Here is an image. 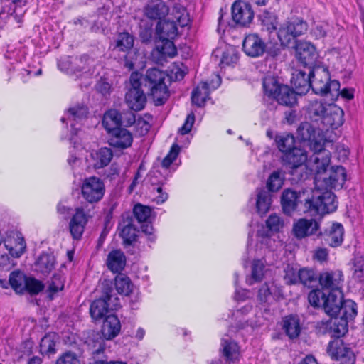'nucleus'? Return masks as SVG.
<instances>
[{
  "instance_id": "obj_1",
  "label": "nucleus",
  "mask_w": 364,
  "mask_h": 364,
  "mask_svg": "<svg viewBox=\"0 0 364 364\" xmlns=\"http://www.w3.org/2000/svg\"><path fill=\"white\" fill-rule=\"evenodd\" d=\"M309 201L307 203V213L311 215H323L333 212L337 208L336 196L330 191L322 192L320 187L310 191Z\"/></svg>"
},
{
  "instance_id": "obj_2",
  "label": "nucleus",
  "mask_w": 364,
  "mask_h": 364,
  "mask_svg": "<svg viewBox=\"0 0 364 364\" xmlns=\"http://www.w3.org/2000/svg\"><path fill=\"white\" fill-rule=\"evenodd\" d=\"M166 77V75L156 68L149 69L144 77V85L149 89L156 105H163L169 97Z\"/></svg>"
},
{
  "instance_id": "obj_3",
  "label": "nucleus",
  "mask_w": 364,
  "mask_h": 364,
  "mask_svg": "<svg viewBox=\"0 0 364 364\" xmlns=\"http://www.w3.org/2000/svg\"><path fill=\"white\" fill-rule=\"evenodd\" d=\"M309 28L306 21L294 17L283 22L279 27L277 36L282 46L294 44L295 40L305 34Z\"/></svg>"
},
{
  "instance_id": "obj_4",
  "label": "nucleus",
  "mask_w": 364,
  "mask_h": 364,
  "mask_svg": "<svg viewBox=\"0 0 364 364\" xmlns=\"http://www.w3.org/2000/svg\"><path fill=\"white\" fill-rule=\"evenodd\" d=\"M313 152L307 161L306 167L315 174V177L323 175L326 171L331 161V152L323 148L321 142H314L311 145Z\"/></svg>"
},
{
  "instance_id": "obj_5",
  "label": "nucleus",
  "mask_w": 364,
  "mask_h": 364,
  "mask_svg": "<svg viewBox=\"0 0 364 364\" xmlns=\"http://www.w3.org/2000/svg\"><path fill=\"white\" fill-rule=\"evenodd\" d=\"M142 75L136 72L132 73L129 77L130 87L125 96L129 107L134 111H140L144 108L146 97L141 89Z\"/></svg>"
},
{
  "instance_id": "obj_6",
  "label": "nucleus",
  "mask_w": 364,
  "mask_h": 364,
  "mask_svg": "<svg viewBox=\"0 0 364 364\" xmlns=\"http://www.w3.org/2000/svg\"><path fill=\"white\" fill-rule=\"evenodd\" d=\"M310 191L305 190L296 192L291 190H285L282 196V205L286 214H291L299 204L304 205L303 211L307 213V203L309 201Z\"/></svg>"
},
{
  "instance_id": "obj_7",
  "label": "nucleus",
  "mask_w": 364,
  "mask_h": 364,
  "mask_svg": "<svg viewBox=\"0 0 364 364\" xmlns=\"http://www.w3.org/2000/svg\"><path fill=\"white\" fill-rule=\"evenodd\" d=\"M346 178V174L343 167L332 166L330 169H326L323 175L315 177V184L316 187H321L323 183L326 189L339 188L343 186Z\"/></svg>"
},
{
  "instance_id": "obj_8",
  "label": "nucleus",
  "mask_w": 364,
  "mask_h": 364,
  "mask_svg": "<svg viewBox=\"0 0 364 364\" xmlns=\"http://www.w3.org/2000/svg\"><path fill=\"white\" fill-rule=\"evenodd\" d=\"M322 288L330 290V299H339L343 282V274L340 270L325 271L318 277Z\"/></svg>"
},
{
  "instance_id": "obj_9",
  "label": "nucleus",
  "mask_w": 364,
  "mask_h": 364,
  "mask_svg": "<svg viewBox=\"0 0 364 364\" xmlns=\"http://www.w3.org/2000/svg\"><path fill=\"white\" fill-rule=\"evenodd\" d=\"M105 192L103 181L97 177L92 176L85 178L81 185V193L85 200L90 203H97Z\"/></svg>"
},
{
  "instance_id": "obj_10",
  "label": "nucleus",
  "mask_w": 364,
  "mask_h": 364,
  "mask_svg": "<svg viewBox=\"0 0 364 364\" xmlns=\"http://www.w3.org/2000/svg\"><path fill=\"white\" fill-rule=\"evenodd\" d=\"M232 17L237 24L248 26L254 18L251 5L246 1H236L232 6Z\"/></svg>"
},
{
  "instance_id": "obj_11",
  "label": "nucleus",
  "mask_w": 364,
  "mask_h": 364,
  "mask_svg": "<svg viewBox=\"0 0 364 364\" xmlns=\"http://www.w3.org/2000/svg\"><path fill=\"white\" fill-rule=\"evenodd\" d=\"M127 122H125L122 114L116 109H110L107 112L103 117L102 124L108 132H113L120 129L121 125L129 126L132 124L134 121V115L132 113H128Z\"/></svg>"
},
{
  "instance_id": "obj_12",
  "label": "nucleus",
  "mask_w": 364,
  "mask_h": 364,
  "mask_svg": "<svg viewBox=\"0 0 364 364\" xmlns=\"http://www.w3.org/2000/svg\"><path fill=\"white\" fill-rule=\"evenodd\" d=\"M343 109L338 106L333 104L328 105L326 113L324 114L321 123L323 125L322 129H337L343 123Z\"/></svg>"
},
{
  "instance_id": "obj_13",
  "label": "nucleus",
  "mask_w": 364,
  "mask_h": 364,
  "mask_svg": "<svg viewBox=\"0 0 364 364\" xmlns=\"http://www.w3.org/2000/svg\"><path fill=\"white\" fill-rule=\"evenodd\" d=\"M221 79L219 75H215V79L210 84L200 82L192 92V102L198 107L204 105L209 96L210 89H216L220 85Z\"/></svg>"
},
{
  "instance_id": "obj_14",
  "label": "nucleus",
  "mask_w": 364,
  "mask_h": 364,
  "mask_svg": "<svg viewBox=\"0 0 364 364\" xmlns=\"http://www.w3.org/2000/svg\"><path fill=\"white\" fill-rule=\"evenodd\" d=\"M311 87L316 94L326 95L329 81V73L323 67L315 68L311 72Z\"/></svg>"
},
{
  "instance_id": "obj_15",
  "label": "nucleus",
  "mask_w": 364,
  "mask_h": 364,
  "mask_svg": "<svg viewBox=\"0 0 364 364\" xmlns=\"http://www.w3.org/2000/svg\"><path fill=\"white\" fill-rule=\"evenodd\" d=\"M87 221L88 215L85 213L83 208H77L69 223V230L74 240L81 238Z\"/></svg>"
},
{
  "instance_id": "obj_16",
  "label": "nucleus",
  "mask_w": 364,
  "mask_h": 364,
  "mask_svg": "<svg viewBox=\"0 0 364 364\" xmlns=\"http://www.w3.org/2000/svg\"><path fill=\"white\" fill-rule=\"evenodd\" d=\"M265 48L264 42L257 34H249L243 40L242 48L248 56H261L264 53Z\"/></svg>"
},
{
  "instance_id": "obj_17",
  "label": "nucleus",
  "mask_w": 364,
  "mask_h": 364,
  "mask_svg": "<svg viewBox=\"0 0 364 364\" xmlns=\"http://www.w3.org/2000/svg\"><path fill=\"white\" fill-rule=\"evenodd\" d=\"M318 228L316 220L301 218L294 223L292 231L296 238L303 239L316 234Z\"/></svg>"
},
{
  "instance_id": "obj_18",
  "label": "nucleus",
  "mask_w": 364,
  "mask_h": 364,
  "mask_svg": "<svg viewBox=\"0 0 364 364\" xmlns=\"http://www.w3.org/2000/svg\"><path fill=\"white\" fill-rule=\"evenodd\" d=\"M4 245L9 254L16 258L20 257L26 248L25 240L18 232H12L5 240Z\"/></svg>"
},
{
  "instance_id": "obj_19",
  "label": "nucleus",
  "mask_w": 364,
  "mask_h": 364,
  "mask_svg": "<svg viewBox=\"0 0 364 364\" xmlns=\"http://www.w3.org/2000/svg\"><path fill=\"white\" fill-rule=\"evenodd\" d=\"M311 73L307 74L305 71L296 70L292 73L291 83L297 95L306 94L311 87Z\"/></svg>"
},
{
  "instance_id": "obj_20",
  "label": "nucleus",
  "mask_w": 364,
  "mask_h": 364,
  "mask_svg": "<svg viewBox=\"0 0 364 364\" xmlns=\"http://www.w3.org/2000/svg\"><path fill=\"white\" fill-rule=\"evenodd\" d=\"M295 48L297 58L305 65L311 64L316 58V48L309 42L299 41Z\"/></svg>"
},
{
  "instance_id": "obj_21",
  "label": "nucleus",
  "mask_w": 364,
  "mask_h": 364,
  "mask_svg": "<svg viewBox=\"0 0 364 364\" xmlns=\"http://www.w3.org/2000/svg\"><path fill=\"white\" fill-rule=\"evenodd\" d=\"M321 324L335 338L343 336L348 331V322L345 318L336 316H331V318L325 322L321 321Z\"/></svg>"
},
{
  "instance_id": "obj_22",
  "label": "nucleus",
  "mask_w": 364,
  "mask_h": 364,
  "mask_svg": "<svg viewBox=\"0 0 364 364\" xmlns=\"http://www.w3.org/2000/svg\"><path fill=\"white\" fill-rule=\"evenodd\" d=\"M282 159L285 164L294 168L303 165L304 163L306 164L309 159L304 150L294 147L291 151L285 153Z\"/></svg>"
},
{
  "instance_id": "obj_23",
  "label": "nucleus",
  "mask_w": 364,
  "mask_h": 364,
  "mask_svg": "<svg viewBox=\"0 0 364 364\" xmlns=\"http://www.w3.org/2000/svg\"><path fill=\"white\" fill-rule=\"evenodd\" d=\"M344 230L340 223H333L328 230L323 234L326 242L331 247L340 246L343 240Z\"/></svg>"
},
{
  "instance_id": "obj_24",
  "label": "nucleus",
  "mask_w": 364,
  "mask_h": 364,
  "mask_svg": "<svg viewBox=\"0 0 364 364\" xmlns=\"http://www.w3.org/2000/svg\"><path fill=\"white\" fill-rule=\"evenodd\" d=\"M132 134L128 130L120 128L113 132L109 143L112 146L126 149L132 145Z\"/></svg>"
},
{
  "instance_id": "obj_25",
  "label": "nucleus",
  "mask_w": 364,
  "mask_h": 364,
  "mask_svg": "<svg viewBox=\"0 0 364 364\" xmlns=\"http://www.w3.org/2000/svg\"><path fill=\"white\" fill-rule=\"evenodd\" d=\"M156 33L160 38H174L178 35V28L176 21L171 20V16L158 22Z\"/></svg>"
},
{
  "instance_id": "obj_26",
  "label": "nucleus",
  "mask_w": 364,
  "mask_h": 364,
  "mask_svg": "<svg viewBox=\"0 0 364 364\" xmlns=\"http://www.w3.org/2000/svg\"><path fill=\"white\" fill-rule=\"evenodd\" d=\"M220 350L227 362L234 363L238 360L240 348L237 343L232 339L222 338Z\"/></svg>"
},
{
  "instance_id": "obj_27",
  "label": "nucleus",
  "mask_w": 364,
  "mask_h": 364,
  "mask_svg": "<svg viewBox=\"0 0 364 364\" xmlns=\"http://www.w3.org/2000/svg\"><path fill=\"white\" fill-rule=\"evenodd\" d=\"M120 329V321L116 316L108 315L106 316L102 326V333L106 339H112L116 337Z\"/></svg>"
},
{
  "instance_id": "obj_28",
  "label": "nucleus",
  "mask_w": 364,
  "mask_h": 364,
  "mask_svg": "<svg viewBox=\"0 0 364 364\" xmlns=\"http://www.w3.org/2000/svg\"><path fill=\"white\" fill-rule=\"evenodd\" d=\"M169 13L168 7L163 2L149 4L144 8V15L149 19L159 20L165 18Z\"/></svg>"
},
{
  "instance_id": "obj_29",
  "label": "nucleus",
  "mask_w": 364,
  "mask_h": 364,
  "mask_svg": "<svg viewBox=\"0 0 364 364\" xmlns=\"http://www.w3.org/2000/svg\"><path fill=\"white\" fill-rule=\"evenodd\" d=\"M113 157L112 151L107 147L101 148L91 154L93 167L96 169L107 166Z\"/></svg>"
},
{
  "instance_id": "obj_30",
  "label": "nucleus",
  "mask_w": 364,
  "mask_h": 364,
  "mask_svg": "<svg viewBox=\"0 0 364 364\" xmlns=\"http://www.w3.org/2000/svg\"><path fill=\"white\" fill-rule=\"evenodd\" d=\"M171 20L176 21L181 27H186L190 24V16L186 9L178 3H175L172 7L171 12L168 14Z\"/></svg>"
},
{
  "instance_id": "obj_31",
  "label": "nucleus",
  "mask_w": 364,
  "mask_h": 364,
  "mask_svg": "<svg viewBox=\"0 0 364 364\" xmlns=\"http://www.w3.org/2000/svg\"><path fill=\"white\" fill-rule=\"evenodd\" d=\"M283 329L290 339L297 338L301 333L300 320L297 316H288L283 319Z\"/></svg>"
},
{
  "instance_id": "obj_32",
  "label": "nucleus",
  "mask_w": 364,
  "mask_h": 364,
  "mask_svg": "<svg viewBox=\"0 0 364 364\" xmlns=\"http://www.w3.org/2000/svg\"><path fill=\"white\" fill-rule=\"evenodd\" d=\"M318 133V131L316 130L313 126L308 123L304 122L301 123V125L297 129L298 136L301 139V140L304 141H309V147L311 148V145L314 142H321L316 139V134Z\"/></svg>"
},
{
  "instance_id": "obj_33",
  "label": "nucleus",
  "mask_w": 364,
  "mask_h": 364,
  "mask_svg": "<svg viewBox=\"0 0 364 364\" xmlns=\"http://www.w3.org/2000/svg\"><path fill=\"white\" fill-rule=\"evenodd\" d=\"M126 263L125 256L119 250L112 251L107 257V264L108 268L117 272L124 269Z\"/></svg>"
},
{
  "instance_id": "obj_34",
  "label": "nucleus",
  "mask_w": 364,
  "mask_h": 364,
  "mask_svg": "<svg viewBox=\"0 0 364 364\" xmlns=\"http://www.w3.org/2000/svg\"><path fill=\"white\" fill-rule=\"evenodd\" d=\"M295 91L291 90L288 86H281L278 90L275 99L280 105L285 106H292L296 102Z\"/></svg>"
},
{
  "instance_id": "obj_35",
  "label": "nucleus",
  "mask_w": 364,
  "mask_h": 364,
  "mask_svg": "<svg viewBox=\"0 0 364 364\" xmlns=\"http://www.w3.org/2000/svg\"><path fill=\"white\" fill-rule=\"evenodd\" d=\"M271 203V194L268 191L264 188L257 191L256 206L259 214L265 215L269 210Z\"/></svg>"
},
{
  "instance_id": "obj_36",
  "label": "nucleus",
  "mask_w": 364,
  "mask_h": 364,
  "mask_svg": "<svg viewBox=\"0 0 364 364\" xmlns=\"http://www.w3.org/2000/svg\"><path fill=\"white\" fill-rule=\"evenodd\" d=\"M266 272V264L264 259L254 260L252 266L251 277L247 279V283L252 285L255 282H260Z\"/></svg>"
},
{
  "instance_id": "obj_37",
  "label": "nucleus",
  "mask_w": 364,
  "mask_h": 364,
  "mask_svg": "<svg viewBox=\"0 0 364 364\" xmlns=\"http://www.w3.org/2000/svg\"><path fill=\"white\" fill-rule=\"evenodd\" d=\"M115 288L118 294L129 296L132 292L134 285L130 279L123 274H119L116 276Z\"/></svg>"
},
{
  "instance_id": "obj_38",
  "label": "nucleus",
  "mask_w": 364,
  "mask_h": 364,
  "mask_svg": "<svg viewBox=\"0 0 364 364\" xmlns=\"http://www.w3.org/2000/svg\"><path fill=\"white\" fill-rule=\"evenodd\" d=\"M327 105L317 100L311 101L308 106L309 117L315 122L321 123L322 118L324 114L326 113Z\"/></svg>"
},
{
  "instance_id": "obj_39",
  "label": "nucleus",
  "mask_w": 364,
  "mask_h": 364,
  "mask_svg": "<svg viewBox=\"0 0 364 364\" xmlns=\"http://www.w3.org/2000/svg\"><path fill=\"white\" fill-rule=\"evenodd\" d=\"M109 309L105 299L102 298L94 301L90 307V314L95 321L102 319L108 313Z\"/></svg>"
},
{
  "instance_id": "obj_40",
  "label": "nucleus",
  "mask_w": 364,
  "mask_h": 364,
  "mask_svg": "<svg viewBox=\"0 0 364 364\" xmlns=\"http://www.w3.org/2000/svg\"><path fill=\"white\" fill-rule=\"evenodd\" d=\"M55 259L53 255L42 254L36 263V269L43 274H48L54 268Z\"/></svg>"
},
{
  "instance_id": "obj_41",
  "label": "nucleus",
  "mask_w": 364,
  "mask_h": 364,
  "mask_svg": "<svg viewBox=\"0 0 364 364\" xmlns=\"http://www.w3.org/2000/svg\"><path fill=\"white\" fill-rule=\"evenodd\" d=\"M343 292L341 291V296L339 299H336H336H330L329 292L328 294L326 296L324 301H323V308L325 312L330 316H336L339 311V308L343 302ZM333 299H334V297Z\"/></svg>"
},
{
  "instance_id": "obj_42",
  "label": "nucleus",
  "mask_w": 364,
  "mask_h": 364,
  "mask_svg": "<svg viewBox=\"0 0 364 364\" xmlns=\"http://www.w3.org/2000/svg\"><path fill=\"white\" fill-rule=\"evenodd\" d=\"M27 278L23 272L15 271L10 274L9 283L16 293L22 294L25 291Z\"/></svg>"
},
{
  "instance_id": "obj_43",
  "label": "nucleus",
  "mask_w": 364,
  "mask_h": 364,
  "mask_svg": "<svg viewBox=\"0 0 364 364\" xmlns=\"http://www.w3.org/2000/svg\"><path fill=\"white\" fill-rule=\"evenodd\" d=\"M339 317L345 318L348 322L353 320L357 315L356 304L352 300H346L343 302L338 312Z\"/></svg>"
},
{
  "instance_id": "obj_44",
  "label": "nucleus",
  "mask_w": 364,
  "mask_h": 364,
  "mask_svg": "<svg viewBox=\"0 0 364 364\" xmlns=\"http://www.w3.org/2000/svg\"><path fill=\"white\" fill-rule=\"evenodd\" d=\"M161 40L156 45V50L162 57L172 58L176 54V48L171 41V38H160Z\"/></svg>"
},
{
  "instance_id": "obj_45",
  "label": "nucleus",
  "mask_w": 364,
  "mask_h": 364,
  "mask_svg": "<svg viewBox=\"0 0 364 364\" xmlns=\"http://www.w3.org/2000/svg\"><path fill=\"white\" fill-rule=\"evenodd\" d=\"M275 142L279 150L284 154L294 148L295 139L292 134H282L276 136Z\"/></svg>"
},
{
  "instance_id": "obj_46",
  "label": "nucleus",
  "mask_w": 364,
  "mask_h": 364,
  "mask_svg": "<svg viewBox=\"0 0 364 364\" xmlns=\"http://www.w3.org/2000/svg\"><path fill=\"white\" fill-rule=\"evenodd\" d=\"M56 338L55 334H48L41 339L40 350L42 354L49 356L51 354L55 353Z\"/></svg>"
},
{
  "instance_id": "obj_47",
  "label": "nucleus",
  "mask_w": 364,
  "mask_h": 364,
  "mask_svg": "<svg viewBox=\"0 0 364 364\" xmlns=\"http://www.w3.org/2000/svg\"><path fill=\"white\" fill-rule=\"evenodd\" d=\"M328 353L333 359L339 360L347 355V349L341 341L336 340L329 343Z\"/></svg>"
},
{
  "instance_id": "obj_48",
  "label": "nucleus",
  "mask_w": 364,
  "mask_h": 364,
  "mask_svg": "<svg viewBox=\"0 0 364 364\" xmlns=\"http://www.w3.org/2000/svg\"><path fill=\"white\" fill-rule=\"evenodd\" d=\"M103 296L109 310H114L120 306L119 299L112 294V289L108 284L104 285Z\"/></svg>"
},
{
  "instance_id": "obj_49",
  "label": "nucleus",
  "mask_w": 364,
  "mask_h": 364,
  "mask_svg": "<svg viewBox=\"0 0 364 364\" xmlns=\"http://www.w3.org/2000/svg\"><path fill=\"white\" fill-rule=\"evenodd\" d=\"M283 85H279L274 77L267 76L264 78L263 87L264 92L269 97L274 98L278 92V90Z\"/></svg>"
},
{
  "instance_id": "obj_50",
  "label": "nucleus",
  "mask_w": 364,
  "mask_h": 364,
  "mask_svg": "<svg viewBox=\"0 0 364 364\" xmlns=\"http://www.w3.org/2000/svg\"><path fill=\"white\" fill-rule=\"evenodd\" d=\"M299 280L304 286L311 287L317 280V275L312 269H301L298 272Z\"/></svg>"
},
{
  "instance_id": "obj_51",
  "label": "nucleus",
  "mask_w": 364,
  "mask_h": 364,
  "mask_svg": "<svg viewBox=\"0 0 364 364\" xmlns=\"http://www.w3.org/2000/svg\"><path fill=\"white\" fill-rule=\"evenodd\" d=\"M284 182V178L279 171H274L269 177L267 183V186L269 191L275 192L279 191Z\"/></svg>"
},
{
  "instance_id": "obj_52",
  "label": "nucleus",
  "mask_w": 364,
  "mask_h": 364,
  "mask_svg": "<svg viewBox=\"0 0 364 364\" xmlns=\"http://www.w3.org/2000/svg\"><path fill=\"white\" fill-rule=\"evenodd\" d=\"M68 113V119L70 121L80 122L86 117L87 114V108L84 105H77L70 108Z\"/></svg>"
},
{
  "instance_id": "obj_53",
  "label": "nucleus",
  "mask_w": 364,
  "mask_h": 364,
  "mask_svg": "<svg viewBox=\"0 0 364 364\" xmlns=\"http://www.w3.org/2000/svg\"><path fill=\"white\" fill-rule=\"evenodd\" d=\"M134 46V38L128 33H119L117 40V47L122 51L131 49Z\"/></svg>"
},
{
  "instance_id": "obj_54",
  "label": "nucleus",
  "mask_w": 364,
  "mask_h": 364,
  "mask_svg": "<svg viewBox=\"0 0 364 364\" xmlns=\"http://www.w3.org/2000/svg\"><path fill=\"white\" fill-rule=\"evenodd\" d=\"M239 59V55L235 48H228L222 55L220 64L223 65H230L236 63Z\"/></svg>"
},
{
  "instance_id": "obj_55",
  "label": "nucleus",
  "mask_w": 364,
  "mask_h": 364,
  "mask_svg": "<svg viewBox=\"0 0 364 364\" xmlns=\"http://www.w3.org/2000/svg\"><path fill=\"white\" fill-rule=\"evenodd\" d=\"M134 215L139 223L146 222L151 217V210L149 207L141 204L134 206Z\"/></svg>"
},
{
  "instance_id": "obj_56",
  "label": "nucleus",
  "mask_w": 364,
  "mask_h": 364,
  "mask_svg": "<svg viewBox=\"0 0 364 364\" xmlns=\"http://www.w3.org/2000/svg\"><path fill=\"white\" fill-rule=\"evenodd\" d=\"M326 295L320 289H314L309 292L308 300L310 304L315 307H323Z\"/></svg>"
},
{
  "instance_id": "obj_57",
  "label": "nucleus",
  "mask_w": 364,
  "mask_h": 364,
  "mask_svg": "<svg viewBox=\"0 0 364 364\" xmlns=\"http://www.w3.org/2000/svg\"><path fill=\"white\" fill-rule=\"evenodd\" d=\"M353 277L358 281L364 278V258L361 256L355 257L353 262Z\"/></svg>"
},
{
  "instance_id": "obj_58",
  "label": "nucleus",
  "mask_w": 364,
  "mask_h": 364,
  "mask_svg": "<svg viewBox=\"0 0 364 364\" xmlns=\"http://www.w3.org/2000/svg\"><path fill=\"white\" fill-rule=\"evenodd\" d=\"M188 73V68L182 63H174L170 69L169 77L172 80H181Z\"/></svg>"
},
{
  "instance_id": "obj_59",
  "label": "nucleus",
  "mask_w": 364,
  "mask_h": 364,
  "mask_svg": "<svg viewBox=\"0 0 364 364\" xmlns=\"http://www.w3.org/2000/svg\"><path fill=\"white\" fill-rule=\"evenodd\" d=\"M55 364H80V360L75 353L66 351L58 357Z\"/></svg>"
},
{
  "instance_id": "obj_60",
  "label": "nucleus",
  "mask_w": 364,
  "mask_h": 364,
  "mask_svg": "<svg viewBox=\"0 0 364 364\" xmlns=\"http://www.w3.org/2000/svg\"><path fill=\"white\" fill-rule=\"evenodd\" d=\"M64 287V279L60 274H54L49 282L48 290L50 294H53L63 290Z\"/></svg>"
},
{
  "instance_id": "obj_61",
  "label": "nucleus",
  "mask_w": 364,
  "mask_h": 364,
  "mask_svg": "<svg viewBox=\"0 0 364 364\" xmlns=\"http://www.w3.org/2000/svg\"><path fill=\"white\" fill-rule=\"evenodd\" d=\"M153 200L157 204H162L168 198V194L163 188V184H159L156 187H154L152 190Z\"/></svg>"
},
{
  "instance_id": "obj_62",
  "label": "nucleus",
  "mask_w": 364,
  "mask_h": 364,
  "mask_svg": "<svg viewBox=\"0 0 364 364\" xmlns=\"http://www.w3.org/2000/svg\"><path fill=\"white\" fill-rule=\"evenodd\" d=\"M180 147L177 144H173L171 146L167 156L163 159L161 165L162 167L166 171L173 161L176 159L179 154Z\"/></svg>"
},
{
  "instance_id": "obj_63",
  "label": "nucleus",
  "mask_w": 364,
  "mask_h": 364,
  "mask_svg": "<svg viewBox=\"0 0 364 364\" xmlns=\"http://www.w3.org/2000/svg\"><path fill=\"white\" fill-rule=\"evenodd\" d=\"M43 289V284L38 280L28 277L26 280V286L25 287V291H28L31 294H37Z\"/></svg>"
},
{
  "instance_id": "obj_64",
  "label": "nucleus",
  "mask_w": 364,
  "mask_h": 364,
  "mask_svg": "<svg viewBox=\"0 0 364 364\" xmlns=\"http://www.w3.org/2000/svg\"><path fill=\"white\" fill-rule=\"evenodd\" d=\"M136 230L131 225L124 226L121 231V236L127 244H131L136 238Z\"/></svg>"
}]
</instances>
